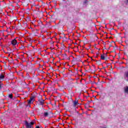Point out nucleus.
<instances>
[{"label":"nucleus","mask_w":128,"mask_h":128,"mask_svg":"<svg viewBox=\"0 0 128 128\" xmlns=\"http://www.w3.org/2000/svg\"><path fill=\"white\" fill-rule=\"evenodd\" d=\"M34 124V122H30V123H28V121L25 122L26 128H34V126H32Z\"/></svg>","instance_id":"1"},{"label":"nucleus","mask_w":128,"mask_h":128,"mask_svg":"<svg viewBox=\"0 0 128 128\" xmlns=\"http://www.w3.org/2000/svg\"><path fill=\"white\" fill-rule=\"evenodd\" d=\"M38 103L40 106H42L44 104V100L42 98H41L38 100Z\"/></svg>","instance_id":"2"},{"label":"nucleus","mask_w":128,"mask_h":128,"mask_svg":"<svg viewBox=\"0 0 128 128\" xmlns=\"http://www.w3.org/2000/svg\"><path fill=\"white\" fill-rule=\"evenodd\" d=\"M18 44V41L16 38L14 39L12 42H11V44L12 46H16Z\"/></svg>","instance_id":"3"},{"label":"nucleus","mask_w":128,"mask_h":128,"mask_svg":"<svg viewBox=\"0 0 128 128\" xmlns=\"http://www.w3.org/2000/svg\"><path fill=\"white\" fill-rule=\"evenodd\" d=\"M74 8H72V7L70 6L68 8V9L67 10V12H70V14H72V12H74Z\"/></svg>","instance_id":"4"},{"label":"nucleus","mask_w":128,"mask_h":128,"mask_svg":"<svg viewBox=\"0 0 128 128\" xmlns=\"http://www.w3.org/2000/svg\"><path fill=\"white\" fill-rule=\"evenodd\" d=\"M34 96L30 97V99L28 100V104H32V102H34Z\"/></svg>","instance_id":"5"},{"label":"nucleus","mask_w":128,"mask_h":128,"mask_svg":"<svg viewBox=\"0 0 128 128\" xmlns=\"http://www.w3.org/2000/svg\"><path fill=\"white\" fill-rule=\"evenodd\" d=\"M74 61H75L76 62H82V60H80V57L74 58Z\"/></svg>","instance_id":"6"},{"label":"nucleus","mask_w":128,"mask_h":128,"mask_svg":"<svg viewBox=\"0 0 128 128\" xmlns=\"http://www.w3.org/2000/svg\"><path fill=\"white\" fill-rule=\"evenodd\" d=\"M124 76L125 78H128V71H126L124 72Z\"/></svg>","instance_id":"7"},{"label":"nucleus","mask_w":128,"mask_h":128,"mask_svg":"<svg viewBox=\"0 0 128 128\" xmlns=\"http://www.w3.org/2000/svg\"><path fill=\"white\" fill-rule=\"evenodd\" d=\"M77 104H78V100L76 99L75 100L74 102V106H77Z\"/></svg>","instance_id":"8"},{"label":"nucleus","mask_w":128,"mask_h":128,"mask_svg":"<svg viewBox=\"0 0 128 128\" xmlns=\"http://www.w3.org/2000/svg\"><path fill=\"white\" fill-rule=\"evenodd\" d=\"M49 114H50L48 113V112H44V116H45V118L48 116Z\"/></svg>","instance_id":"9"},{"label":"nucleus","mask_w":128,"mask_h":128,"mask_svg":"<svg viewBox=\"0 0 128 128\" xmlns=\"http://www.w3.org/2000/svg\"><path fill=\"white\" fill-rule=\"evenodd\" d=\"M88 72H92V74L94 72V71L92 70V68H90H90L88 70Z\"/></svg>","instance_id":"10"},{"label":"nucleus","mask_w":128,"mask_h":128,"mask_svg":"<svg viewBox=\"0 0 128 128\" xmlns=\"http://www.w3.org/2000/svg\"><path fill=\"white\" fill-rule=\"evenodd\" d=\"M102 60H96V63L97 64H98V66H100L102 64H100Z\"/></svg>","instance_id":"11"},{"label":"nucleus","mask_w":128,"mask_h":128,"mask_svg":"<svg viewBox=\"0 0 128 128\" xmlns=\"http://www.w3.org/2000/svg\"><path fill=\"white\" fill-rule=\"evenodd\" d=\"M4 74H0V80H4Z\"/></svg>","instance_id":"12"},{"label":"nucleus","mask_w":128,"mask_h":128,"mask_svg":"<svg viewBox=\"0 0 128 128\" xmlns=\"http://www.w3.org/2000/svg\"><path fill=\"white\" fill-rule=\"evenodd\" d=\"M100 58H101V60H106V57H104V54L101 55Z\"/></svg>","instance_id":"13"},{"label":"nucleus","mask_w":128,"mask_h":128,"mask_svg":"<svg viewBox=\"0 0 128 128\" xmlns=\"http://www.w3.org/2000/svg\"><path fill=\"white\" fill-rule=\"evenodd\" d=\"M8 98H11V99H12V98H13V96H12V94H10L9 95H8Z\"/></svg>","instance_id":"14"},{"label":"nucleus","mask_w":128,"mask_h":128,"mask_svg":"<svg viewBox=\"0 0 128 128\" xmlns=\"http://www.w3.org/2000/svg\"><path fill=\"white\" fill-rule=\"evenodd\" d=\"M124 92L128 93V86L124 89Z\"/></svg>","instance_id":"15"},{"label":"nucleus","mask_w":128,"mask_h":128,"mask_svg":"<svg viewBox=\"0 0 128 128\" xmlns=\"http://www.w3.org/2000/svg\"><path fill=\"white\" fill-rule=\"evenodd\" d=\"M2 88V85H0V90L1 89V88Z\"/></svg>","instance_id":"16"},{"label":"nucleus","mask_w":128,"mask_h":128,"mask_svg":"<svg viewBox=\"0 0 128 128\" xmlns=\"http://www.w3.org/2000/svg\"><path fill=\"white\" fill-rule=\"evenodd\" d=\"M38 24H42V22H40Z\"/></svg>","instance_id":"17"},{"label":"nucleus","mask_w":128,"mask_h":128,"mask_svg":"<svg viewBox=\"0 0 128 128\" xmlns=\"http://www.w3.org/2000/svg\"><path fill=\"white\" fill-rule=\"evenodd\" d=\"M112 44H110L109 45V48H112Z\"/></svg>","instance_id":"18"},{"label":"nucleus","mask_w":128,"mask_h":128,"mask_svg":"<svg viewBox=\"0 0 128 128\" xmlns=\"http://www.w3.org/2000/svg\"><path fill=\"white\" fill-rule=\"evenodd\" d=\"M36 128H40V126H36Z\"/></svg>","instance_id":"19"},{"label":"nucleus","mask_w":128,"mask_h":128,"mask_svg":"<svg viewBox=\"0 0 128 128\" xmlns=\"http://www.w3.org/2000/svg\"><path fill=\"white\" fill-rule=\"evenodd\" d=\"M25 24H26V26H28V24L26 23H25Z\"/></svg>","instance_id":"20"},{"label":"nucleus","mask_w":128,"mask_h":128,"mask_svg":"<svg viewBox=\"0 0 128 128\" xmlns=\"http://www.w3.org/2000/svg\"><path fill=\"white\" fill-rule=\"evenodd\" d=\"M64 72V71H62V72Z\"/></svg>","instance_id":"21"},{"label":"nucleus","mask_w":128,"mask_h":128,"mask_svg":"<svg viewBox=\"0 0 128 128\" xmlns=\"http://www.w3.org/2000/svg\"><path fill=\"white\" fill-rule=\"evenodd\" d=\"M102 128H106V127H103Z\"/></svg>","instance_id":"22"},{"label":"nucleus","mask_w":128,"mask_h":128,"mask_svg":"<svg viewBox=\"0 0 128 128\" xmlns=\"http://www.w3.org/2000/svg\"><path fill=\"white\" fill-rule=\"evenodd\" d=\"M111 52H112V51H111Z\"/></svg>","instance_id":"23"},{"label":"nucleus","mask_w":128,"mask_h":128,"mask_svg":"<svg viewBox=\"0 0 128 128\" xmlns=\"http://www.w3.org/2000/svg\"><path fill=\"white\" fill-rule=\"evenodd\" d=\"M96 84H98L97 83H96Z\"/></svg>","instance_id":"24"},{"label":"nucleus","mask_w":128,"mask_h":128,"mask_svg":"<svg viewBox=\"0 0 128 128\" xmlns=\"http://www.w3.org/2000/svg\"><path fill=\"white\" fill-rule=\"evenodd\" d=\"M127 2H128V0H127Z\"/></svg>","instance_id":"25"}]
</instances>
